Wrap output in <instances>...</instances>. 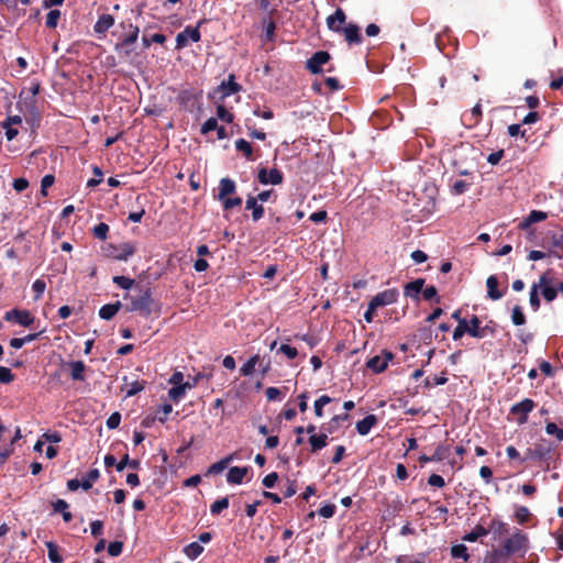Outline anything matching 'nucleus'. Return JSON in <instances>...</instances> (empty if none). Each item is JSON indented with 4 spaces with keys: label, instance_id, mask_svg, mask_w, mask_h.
<instances>
[{
    "label": "nucleus",
    "instance_id": "nucleus-1",
    "mask_svg": "<svg viewBox=\"0 0 563 563\" xmlns=\"http://www.w3.org/2000/svg\"><path fill=\"white\" fill-rule=\"evenodd\" d=\"M500 545L512 555L525 556L529 550V539L525 532L515 528L512 532L505 537Z\"/></svg>",
    "mask_w": 563,
    "mask_h": 563
},
{
    "label": "nucleus",
    "instance_id": "nucleus-2",
    "mask_svg": "<svg viewBox=\"0 0 563 563\" xmlns=\"http://www.w3.org/2000/svg\"><path fill=\"white\" fill-rule=\"evenodd\" d=\"M152 299L148 291H144L137 297L131 298V305L128 307L129 311H140L144 316H150L152 312Z\"/></svg>",
    "mask_w": 563,
    "mask_h": 563
},
{
    "label": "nucleus",
    "instance_id": "nucleus-3",
    "mask_svg": "<svg viewBox=\"0 0 563 563\" xmlns=\"http://www.w3.org/2000/svg\"><path fill=\"white\" fill-rule=\"evenodd\" d=\"M397 298L398 291L396 289H387L382 292H378L369 301L371 309H378L380 307L391 305L397 301Z\"/></svg>",
    "mask_w": 563,
    "mask_h": 563
},
{
    "label": "nucleus",
    "instance_id": "nucleus-4",
    "mask_svg": "<svg viewBox=\"0 0 563 563\" xmlns=\"http://www.w3.org/2000/svg\"><path fill=\"white\" fill-rule=\"evenodd\" d=\"M394 357L391 352L383 351L380 355L373 356L367 361V367L374 373H380L388 366L389 361Z\"/></svg>",
    "mask_w": 563,
    "mask_h": 563
},
{
    "label": "nucleus",
    "instance_id": "nucleus-5",
    "mask_svg": "<svg viewBox=\"0 0 563 563\" xmlns=\"http://www.w3.org/2000/svg\"><path fill=\"white\" fill-rule=\"evenodd\" d=\"M330 60V54L324 51H319L307 60V68L312 74H318L322 70V66Z\"/></svg>",
    "mask_w": 563,
    "mask_h": 563
},
{
    "label": "nucleus",
    "instance_id": "nucleus-6",
    "mask_svg": "<svg viewBox=\"0 0 563 563\" xmlns=\"http://www.w3.org/2000/svg\"><path fill=\"white\" fill-rule=\"evenodd\" d=\"M200 40V32L198 27H186L183 32L177 34L176 44L178 48L187 46L190 42H198Z\"/></svg>",
    "mask_w": 563,
    "mask_h": 563
},
{
    "label": "nucleus",
    "instance_id": "nucleus-7",
    "mask_svg": "<svg viewBox=\"0 0 563 563\" xmlns=\"http://www.w3.org/2000/svg\"><path fill=\"white\" fill-rule=\"evenodd\" d=\"M514 556L510 552L499 545L488 551L484 556V563H506L510 558Z\"/></svg>",
    "mask_w": 563,
    "mask_h": 563
},
{
    "label": "nucleus",
    "instance_id": "nucleus-8",
    "mask_svg": "<svg viewBox=\"0 0 563 563\" xmlns=\"http://www.w3.org/2000/svg\"><path fill=\"white\" fill-rule=\"evenodd\" d=\"M258 181L262 185H278L283 181V174L278 169L267 170L266 168H261L257 175Z\"/></svg>",
    "mask_w": 563,
    "mask_h": 563
},
{
    "label": "nucleus",
    "instance_id": "nucleus-9",
    "mask_svg": "<svg viewBox=\"0 0 563 563\" xmlns=\"http://www.w3.org/2000/svg\"><path fill=\"white\" fill-rule=\"evenodd\" d=\"M112 251L109 253L110 256L118 261H126L135 253V245L131 242H125L119 246H111Z\"/></svg>",
    "mask_w": 563,
    "mask_h": 563
},
{
    "label": "nucleus",
    "instance_id": "nucleus-10",
    "mask_svg": "<svg viewBox=\"0 0 563 563\" xmlns=\"http://www.w3.org/2000/svg\"><path fill=\"white\" fill-rule=\"evenodd\" d=\"M534 408V402L529 399V398H526L523 399L522 401L518 402V404H515L512 407H511V413L514 415H520L519 419H518V422L520 424L525 423L528 419V413L530 411H532V409Z\"/></svg>",
    "mask_w": 563,
    "mask_h": 563
},
{
    "label": "nucleus",
    "instance_id": "nucleus-11",
    "mask_svg": "<svg viewBox=\"0 0 563 563\" xmlns=\"http://www.w3.org/2000/svg\"><path fill=\"white\" fill-rule=\"evenodd\" d=\"M487 530L488 533H493L495 540H501L510 533L509 526L498 519H493Z\"/></svg>",
    "mask_w": 563,
    "mask_h": 563
},
{
    "label": "nucleus",
    "instance_id": "nucleus-12",
    "mask_svg": "<svg viewBox=\"0 0 563 563\" xmlns=\"http://www.w3.org/2000/svg\"><path fill=\"white\" fill-rule=\"evenodd\" d=\"M4 319L7 321L14 320L21 325L27 327L33 322V318L31 317L29 311L13 309L5 313Z\"/></svg>",
    "mask_w": 563,
    "mask_h": 563
},
{
    "label": "nucleus",
    "instance_id": "nucleus-13",
    "mask_svg": "<svg viewBox=\"0 0 563 563\" xmlns=\"http://www.w3.org/2000/svg\"><path fill=\"white\" fill-rule=\"evenodd\" d=\"M235 183L230 178H222L219 184L218 200H224L225 197L235 192Z\"/></svg>",
    "mask_w": 563,
    "mask_h": 563
},
{
    "label": "nucleus",
    "instance_id": "nucleus-14",
    "mask_svg": "<svg viewBox=\"0 0 563 563\" xmlns=\"http://www.w3.org/2000/svg\"><path fill=\"white\" fill-rule=\"evenodd\" d=\"M345 13L339 8L333 15H330L327 19V24L330 30L339 32L341 30V25L345 22Z\"/></svg>",
    "mask_w": 563,
    "mask_h": 563
},
{
    "label": "nucleus",
    "instance_id": "nucleus-15",
    "mask_svg": "<svg viewBox=\"0 0 563 563\" xmlns=\"http://www.w3.org/2000/svg\"><path fill=\"white\" fill-rule=\"evenodd\" d=\"M339 32H342L350 43H360L362 36L360 34V27L355 24H349L345 27H341Z\"/></svg>",
    "mask_w": 563,
    "mask_h": 563
},
{
    "label": "nucleus",
    "instance_id": "nucleus-16",
    "mask_svg": "<svg viewBox=\"0 0 563 563\" xmlns=\"http://www.w3.org/2000/svg\"><path fill=\"white\" fill-rule=\"evenodd\" d=\"M247 474V467L233 466L229 470L227 479L230 484H241Z\"/></svg>",
    "mask_w": 563,
    "mask_h": 563
},
{
    "label": "nucleus",
    "instance_id": "nucleus-17",
    "mask_svg": "<svg viewBox=\"0 0 563 563\" xmlns=\"http://www.w3.org/2000/svg\"><path fill=\"white\" fill-rule=\"evenodd\" d=\"M548 218V214L543 211L533 210L530 214L519 224L522 230L528 229L532 223L543 221Z\"/></svg>",
    "mask_w": 563,
    "mask_h": 563
},
{
    "label": "nucleus",
    "instance_id": "nucleus-18",
    "mask_svg": "<svg viewBox=\"0 0 563 563\" xmlns=\"http://www.w3.org/2000/svg\"><path fill=\"white\" fill-rule=\"evenodd\" d=\"M481 321L477 316H473L468 322V334L473 338L483 339L486 336V328L479 327Z\"/></svg>",
    "mask_w": 563,
    "mask_h": 563
},
{
    "label": "nucleus",
    "instance_id": "nucleus-19",
    "mask_svg": "<svg viewBox=\"0 0 563 563\" xmlns=\"http://www.w3.org/2000/svg\"><path fill=\"white\" fill-rule=\"evenodd\" d=\"M114 24V18L110 14L101 15L95 24V32L104 34Z\"/></svg>",
    "mask_w": 563,
    "mask_h": 563
},
{
    "label": "nucleus",
    "instance_id": "nucleus-20",
    "mask_svg": "<svg viewBox=\"0 0 563 563\" xmlns=\"http://www.w3.org/2000/svg\"><path fill=\"white\" fill-rule=\"evenodd\" d=\"M376 422L377 418L374 415L366 416L364 419L356 423V430L360 434L366 435L376 424Z\"/></svg>",
    "mask_w": 563,
    "mask_h": 563
},
{
    "label": "nucleus",
    "instance_id": "nucleus-21",
    "mask_svg": "<svg viewBox=\"0 0 563 563\" xmlns=\"http://www.w3.org/2000/svg\"><path fill=\"white\" fill-rule=\"evenodd\" d=\"M487 295L492 300H499L504 294L497 289L498 280L496 276L492 275L486 280Z\"/></svg>",
    "mask_w": 563,
    "mask_h": 563
},
{
    "label": "nucleus",
    "instance_id": "nucleus-22",
    "mask_svg": "<svg viewBox=\"0 0 563 563\" xmlns=\"http://www.w3.org/2000/svg\"><path fill=\"white\" fill-rule=\"evenodd\" d=\"M121 308V302L117 301L114 303L104 305L99 310V316L101 319L110 320L114 317V314L119 311Z\"/></svg>",
    "mask_w": 563,
    "mask_h": 563
},
{
    "label": "nucleus",
    "instance_id": "nucleus-23",
    "mask_svg": "<svg viewBox=\"0 0 563 563\" xmlns=\"http://www.w3.org/2000/svg\"><path fill=\"white\" fill-rule=\"evenodd\" d=\"M261 356L258 354H255L252 356L241 368L240 372L243 376H251L257 364H260Z\"/></svg>",
    "mask_w": 563,
    "mask_h": 563
},
{
    "label": "nucleus",
    "instance_id": "nucleus-24",
    "mask_svg": "<svg viewBox=\"0 0 563 563\" xmlns=\"http://www.w3.org/2000/svg\"><path fill=\"white\" fill-rule=\"evenodd\" d=\"M233 76H230L228 82H222L219 86V90L222 91L223 98L240 90V86L233 80Z\"/></svg>",
    "mask_w": 563,
    "mask_h": 563
},
{
    "label": "nucleus",
    "instance_id": "nucleus-25",
    "mask_svg": "<svg viewBox=\"0 0 563 563\" xmlns=\"http://www.w3.org/2000/svg\"><path fill=\"white\" fill-rule=\"evenodd\" d=\"M70 368H71L70 376L73 379H75V380H84L85 379L84 372H85L86 366H85L84 362H81V361L71 362Z\"/></svg>",
    "mask_w": 563,
    "mask_h": 563
},
{
    "label": "nucleus",
    "instance_id": "nucleus-26",
    "mask_svg": "<svg viewBox=\"0 0 563 563\" xmlns=\"http://www.w3.org/2000/svg\"><path fill=\"white\" fill-rule=\"evenodd\" d=\"M424 280L423 279H416L405 287V295L409 297L417 296L423 287Z\"/></svg>",
    "mask_w": 563,
    "mask_h": 563
},
{
    "label": "nucleus",
    "instance_id": "nucleus-27",
    "mask_svg": "<svg viewBox=\"0 0 563 563\" xmlns=\"http://www.w3.org/2000/svg\"><path fill=\"white\" fill-rule=\"evenodd\" d=\"M327 441H328V435L325 433L320 434V435L312 434L309 438V442L311 444V450L313 452L324 448L327 445Z\"/></svg>",
    "mask_w": 563,
    "mask_h": 563
},
{
    "label": "nucleus",
    "instance_id": "nucleus-28",
    "mask_svg": "<svg viewBox=\"0 0 563 563\" xmlns=\"http://www.w3.org/2000/svg\"><path fill=\"white\" fill-rule=\"evenodd\" d=\"M234 455H229L225 459L212 464L209 470L208 474H219L222 471H224L228 466V464L233 460Z\"/></svg>",
    "mask_w": 563,
    "mask_h": 563
},
{
    "label": "nucleus",
    "instance_id": "nucleus-29",
    "mask_svg": "<svg viewBox=\"0 0 563 563\" xmlns=\"http://www.w3.org/2000/svg\"><path fill=\"white\" fill-rule=\"evenodd\" d=\"M203 551V548L202 545H200L198 542H192L190 544H188L185 549H184V552L185 554L190 559V560H195L197 559Z\"/></svg>",
    "mask_w": 563,
    "mask_h": 563
},
{
    "label": "nucleus",
    "instance_id": "nucleus-30",
    "mask_svg": "<svg viewBox=\"0 0 563 563\" xmlns=\"http://www.w3.org/2000/svg\"><path fill=\"white\" fill-rule=\"evenodd\" d=\"M488 534V530L483 526H476L470 533H467L463 539L468 542H474L481 537H485Z\"/></svg>",
    "mask_w": 563,
    "mask_h": 563
},
{
    "label": "nucleus",
    "instance_id": "nucleus-31",
    "mask_svg": "<svg viewBox=\"0 0 563 563\" xmlns=\"http://www.w3.org/2000/svg\"><path fill=\"white\" fill-rule=\"evenodd\" d=\"M67 508H68V504L63 499H58L54 504V510L56 512H62L64 521L69 522L71 520L73 516L69 511H67Z\"/></svg>",
    "mask_w": 563,
    "mask_h": 563
},
{
    "label": "nucleus",
    "instance_id": "nucleus-32",
    "mask_svg": "<svg viewBox=\"0 0 563 563\" xmlns=\"http://www.w3.org/2000/svg\"><path fill=\"white\" fill-rule=\"evenodd\" d=\"M100 476V473L97 468H93L91 471H89V473L87 474L86 478L82 479L81 482V487L85 489V490H88L91 488L92 484L99 478Z\"/></svg>",
    "mask_w": 563,
    "mask_h": 563
},
{
    "label": "nucleus",
    "instance_id": "nucleus-33",
    "mask_svg": "<svg viewBox=\"0 0 563 563\" xmlns=\"http://www.w3.org/2000/svg\"><path fill=\"white\" fill-rule=\"evenodd\" d=\"M235 148L238 151L242 152L246 156V158H249V159L252 158V153H253L252 146L244 139H239L235 141Z\"/></svg>",
    "mask_w": 563,
    "mask_h": 563
},
{
    "label": "nucleus",
    "instance_id": "nucleus-34",
    "mask_svg": "<svg viewBox=\"0 0 563 563\" xmlns=\"http://www.w3.org/2000/svg\"><path fill=\"white\" fill-rule=\"evenodd\" d=\"M46 548L48 550V559L53 562V563H62L63 559L62 556L58 554V548L57 545L52 542V541H48L46 542Z\"/></svg>",
    "mask_w": 563,
    "mask_h": 563
},
{
    "label": "nucleus",
    "instance_id": "nucleus-35",
    "mask_svg": "<svg viewBox=\"0 0 563 563\" xmlns=\"http://www.w3.org/2000/svg\"><path fill=\"white\" fill-rule=\"evenodd\" d=\"M511 321L515 325H522L526 323V316L519 306L512 308Z\"/></svg>",
    "mask_w": 563,
    "mask_h": 563
},
{
    "label": "nucleus",
    "instance_id": "nucleus-36",
    "mask_svg": "<svg viewBox=\"0 0 563 563\" xmlns=\"http://www.w3.org/2000/svg\"><path fill=\"white\" fill-rule=\"evenodd\" d=\"M229 507V498L223 497L219 500H216L211 507L210 511L212 515H219L222 510L227 509Z\"/></svg>",
    "mask_w": 563,
    "mask_h": 563
},
{
    "label": "nucleus",
    "instance_id": "nucleus-37",
    "mask_svg": "<svg viewBox=\"0 0 563 563\" xmlns=\"http://www.w3.org/2000/svg\"><path fill=\"white\" fill-rule=\"evenodd\" d=\"M125 466L137 470L140 467V462L137 460H130L129 455L125 454L123 459L117 464V470L121 472Z\"/></svg>",
    "mask_w": 563,
    "mask_h": 563
},
{
    "label": "nucleus",
    "instance_id": "nucleus-38",
    "mask_svg": "<svg viewBox=\"0 0 563 563\" xmlns=\"http://www.w3.org/2000/svg\"><path fill=\"white\" fill-rule=\"evenodd\" d=\"M465 333H468V322L466 320H460V323L453 331V340H460Z\"/></svg>",
    "mask_w": 563,
    "mask_h": 563
},
{
    "label": "nucleus",
    "instance_id": "nucleus-39",
    "mask_svg": "<svg viewBox=\"0 0 563 563\" xmlns=\"http://www.w3.org/2000/svg\"><path fill=\"white\" fill-rule=\"evenodd\" d=\"M59 18H60L59 10H51L46 15V26L49 29L56 27Z\"/></svg>",
    "mask_w": 563,
    "mask_h": 563
},
{
    "label": "nucleus",
    "instance_id": "nucleus-40",
    "mask_svg": "<svg viewBox=\"0 0 563 563\" xmlns=\"http://www.w3.org/2000/svg\"><path fill=\"white\" fill-rule=\"evenodd\" d=\"M329 402H331V398L327 395L319 397L314 401V412L317 417H322V408Z\"/></svg>",
    "mask_w": 563,
    "mask_h": 563
},
{
    "label": "nucleus",
    "instance_id": "nucleus-41",
    "mask_svg": "<svg viewBox=\"0 0 563 563\" xmlns=\"http://www.w3.org/2000/svg\"><path fill=\"white\" fill-rule=\"evenodd\" d=\"M186 391L184 390V387H181L180 385L179 386H174L169 389L168 391V397L175 401V402H178L180 399L184 398Z\"/></svg>",
    "mask_w": 563,
    "mask_h": 563
},
{
    "label": "nucleus",
    "instance_id": "nucleus-42",
    "mask_svg": "<svg viewBox=\"0 0 563 563\" xmlns=\"http://www.w3.org/2000/svg\"><path fill=\"white\" fill-rule=\"evenodd\" d=\"M515 517L519 523H525L526 521H528V519L530 517V511L527 507H523V506L517 507L516 511H515Z\"/></svg>",
    "mask_w": 563,
    "mask_h": 563
},
{
    "label": "nucleus",
    "instance_id": "nucleus-43",
    "mask_svg": "<svg viewBox=\"0 0 563 563\" xmlns=\"http://www.w3.org/2000/svg\"><path fill=\"white\" fill-rule=\"evenodd\" d=\"M545 431L550 435H555L559 441L563 440V429H560L554 422H549L545 426Z\"/></svg>",
    "mask_w": 563,
    "mask_h": 563
},
{
    "label": "nucleus",
    "instance_id": "nucleus-44",
    "mask_svg": "<svg viewBox=\"0 0 563 563\" xmlns=\"http://www.w3.org/2000/svg\"><path fill=\"white\" fill-rule=\"evenodd\" d=\"M451 554L453 558H456V559L457 558H462L464 560L468 559L467 548L464 544H456V545L452 547Z\"/></svg>",
    "mask_w": 563,
    "mask_h": 563
},
{
    "label": "nucleus",
    "instance_id": "nucleus-45",
    "mask_svg": "<svg viewBox=\"0 0 563 563\" xmlns=\"http://www.w3.org/2000/svg\"><path fill=\"white\" fill-rule=\"evenodd\" d=\"M449 452H450L449 446H446V445H439L435 449V451H434V453L432 455V459L434 461H437V462L443 461V460H445L449 456Z\"/></svg>",
    "mask_w": 563,
    "mask_h": 563
},
{
    "label": "nucleus",
    "instance_id": "nucleus-46",
    "mask_svg": "<svg viewBox=\"0 0 563 563\" xmlns=\"http://www.w3.org/2000/svg\"><path fill=\"white\" fill-rule=\"evenodd\" d=\"M46 288V284L42 279H36L32 285V290L34 291L35 296L34 299L38 300L41 296L44 294Z\"/></svg>",
    "mask_w": 563,
    "mask_h": 563
},
{
    "label": "nucleus",
    "instance_id": "nucleus-47",
    "mask_svg": "<svg viewBox=\"0 0 563 563\" xmlns=\"http://www.w3.org/2000/svg\"><path fill=\"white\" fill-rule=\"evenodd\" d=\"M113 283L123 289H129L134 285V280L125 276H114Z\"/></svg>",
    "mask_w": 563,
    "mask_h": 563
},
{
    "label": "nucleus",
    "instance_id": "nucleus-48",
    "mask_svg": "<svg viewBox=\"0 0 563 563\" xmlns=\"http://www.w3.org/2000/svg\"><path fill=\"white\" fill-rule=\"evenodd\" d=\"M108 232H109V225L106 223H99L98 225H96L93 228V235L100 240H106Z\"/></svg>",
    "mask_w": 563,
    "mask_h": 563
},
{
    "label": "nucleus",
    "instance_id": "nucleus-49",
    "mask_svg": "<svg viewBox=\"0 0 563 563\" xmlns=\"http://www.w3.org/2000/svg\"><path fill=\"white\" fill-rule=\"evenodd\" d=\"M217 115L220 120H223L228 123L232 122L233 120V114L230 113L222 104L217 107Z\"/></svg>",
    "mask_w": 563,
    "mask_h": 563
},
{
    "label": "nucleus",
    "instance_id": "nucleus-50",
    "mask_svg": "<svg viewBox=\"0 0 563 563\" xmlns=\"http://www.w3.org/2000/svg\"><path fill=\"white\" fill-rule=\"evenodd\" d=\"M129 27L131 30V33L124 37V40L122 42L123 45H131L137 40L139 27L134 26L132 24H130Z\"/></svg>",
    "mask_w": 563,
    "mask_h": 563
},
{
    "label": "nucleus",
    "instance_id": "nucleus-51",
    "mask_svg": "<svg viewBox=\"0 0 563 563\" xmlns=\"http://www.w3.org/2000/svg\"><path fill=\"white\" fill-rule=\"evenodd\" d=\"M92 172L97 178H91L87 181V187H95L102 181L103 173L98 166H92Z\"/></svg>",
    "mask_w": 563,
    "mask_h": 563
},
{
    "label": "nucleus",
    "instance_id": "nucleus-52",
    "mask_svg": "<svg viewBox=\"0 0 563 563\" xmlns=\"http://www.w3.org/2000/svg\"><path fill=\"white\" fill-rule=\"evenodd\" d=\"M14 378L11 369L4 366H0V383L8 384Z\"/></svg>",
    "mask_w": 563,
    "mask_h": 563
},
{
    "label": "nucleus",
    "instance_id": "nucleus-53",
    "mask_svg": "<svg viewBox=\"0 0 563 563\" xmlns=\"http://www.w3.org/2000/svg\"><path fill=\"white\" fill-rule=\"evenodd\" d=\"M220 201L222 202L223 208L225 210L232 209L242 203V199L240 197H234V198L225 197L224 200H220Z\"/></svg>",
    "mask_w": 563,
    "mask_h": 563
},
{
    "label": "nucleus",
    "instance_id": "nucleus-54",
    "mask_svg": "<svg viewBox=\"0 0 563 563\" xmlns=\"http://www.w3.org/2000/svg\"><path fill=\"white\" fill-rule=\"evenodd\" d=\"M529 302L534 311H537L540 308V299L538 296L537 287H531Z\"/></svg>",
    "mask_w": 563,
    "mask_h": 563
},
{
    "label": "nucleus",
    "instance_id": "nucleus-55",
    "mask_svg": "<svg viewBox=\"0 0 563 563\" xmlns=\"http://www.w3.org/2000/svg\"><path fill=\"white\" fill-rule=\"evenodd\" d=\"M122 549H123V543L120 542V541H114V542H111L109 545H108V553L111 555V556H118L121 554L122 552Z\"/></svg>",
    "mask_w": 563,
    "mask_h": 563
},
{
    "label": "nucleus",
    "instance_id": "nucleus-56",
    "mask_svg": "<svg viewBox=\"0 0 563 563\" xmlns=\"http://www.w3.org/2000/svg\"><path fill=\"white\" fill-rule=\"evenodd\" d=\"M53 184H54V176L45 175L42 178V181H41V194L43 196H46L47 195V188H49Z\"/></svg>",
    "mask_w": 563,
    "mask_h": 563
},
{
    "label": "nucleus",
    "instance_id": "nucleus-57",
    "mask_svg": "<svg viewBox=\"0 0 563 563\" xmlns=\"http://www.w3.org/2000/svg\"><path fill=\"white\" fill-rule=\"evenodd\" d=\"M216 129H218V121L214 118H210L201 126V133L207 134Z\"/></svg>",
    "mask_w": 563,
    "mask_h": 563
},
{
    "label": "nucleus",
    "instance_id": "nucleus-58",
    "mask_svg": "<svg viewBox=\"0 0 563 563\" xmlns=\"http://www.w3.org/2000/svg\"><path fill=\"white\" fill-rule=\"evenodd\" d=\"M130 387L126 389V396L131 397L137 394L139 391L143 390L144 383L141 382H133L129 385Z\"/></svg>",
    "mask_w": 563,
    "mask_h": 563
},
{
    "label": "nucleus",
    "instance_id": "nucleus-59",
    "mask_svg": "<svg viewBox=\"0 0 563 563\" xmlns=\"http://www.w3.org/2000/svg\"><path fill=\"white\" fill-rule=\"evenodd\" d=\"M121 422V415L119 412H113L107 420V427L109 429H115L119 427Z\"/></svg>",
    "mask_w": 563,
    "mask_h": 563
},
{
    "label": "nucleus",
    "instance_id": "nucleus-60",
    "mask_svg": "<svg viewBox=\"0 0 563 563\" xmlns=\"http://www.w3.org/2000/svg\"><path fill=\"white\" fill-rule=\"evenodd\" d=\"M279 351L290 360L295 358L298 354L297 349L288 344H282Z\"/></svg>",
    "mask_w": 563,
    "mask_h": 563
},
{
    "label": "nucleus",
    "instance_id": "nucleus-61",
    "mask_svg": "<svg viewBox=\"0 0 563 563\" xmlns=\"http://www.w3.org/2000/svg\"><path fill=\"white\" fill-rule=\"evenodd\" d=\"M542 295L547 301L551 302L556 298L558 290L555 288H553L552 286L545 287L542 289Z\"/></svg>",
    "mask_w": 563,
    "mask_h": 563
},
{
    "label": "nucleus",
    "instance_id": "nucleus-62",
    "mask_svg": "<svg viewBox=\"0 0 563 563\" xmlns=\"http://www.w3.org/2000/svg\"><path fill=\"white\" fill-rule=\"evenodd\" d=\"M265 393L269 401L279 399L282 395V390L276 387H268Z\"/></svg>",
    "mask_w": 563,
    "mask_h": 563
},
{
    "label": "nucleus",
    "instance_id": "nucleus-63",
    "mask_svg": "<svg viewBox=\"0 0 563 563\" xmlns=\"http://www.w3.org/2000/svg\"><path fill=\"white\" fill-rule=\"evenodd\" d=\"M334 505H325L319 509V515L323 518H331L334 515Z\"/></svg>",
    "mask_w": 563,
    "mask_h": 563
},
{
    "label": "nucleus",
    "instance_id": "nucleus-64",
    "mask_svg": "<svg viewBox=\"0 0 563 563\" xmlns=\"http://www.w3.org/2000/svg\"><path fill=\"white\" fill-rule=\"evenodd\" d=\"M277 479V473H271L264 477L263 485L267 488H272L276 484Z\"/></svg>",
    "mask_w": 563,
    "mask_h": 563
}]
</instances>
